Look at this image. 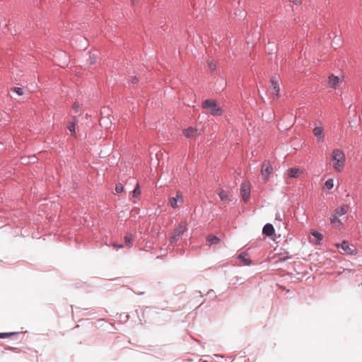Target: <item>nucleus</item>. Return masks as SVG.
<instances>
[{"mask_svg": "<svg viewBox=\"0 0 362 362\" xmlns=\"http://www.w3.org/2000/svg\"><path fill=\"white\" fill-rule=\"evenodd\" d=\"M72 108L76 113H78L80 109V104L78 102H75L73 105Z\"/></svg>", "mask_w": 362, "mask_h": 362, "instance_id": "obj_26", "label": "nucleus"}, {"mask_svg": "<svg viewBox=\"0 0 362 362\" xmlns=\"http://www.w3.org/2000/svg\"><path fill=\"white\" fill-rule=\"evenodd\" d=\"M336 246L339 248L341 246V249L348 255L354 253V250L350 246L349 243L346 240H343L341 244H337Z\"/></svg>", "mask_w": 362, "mask_h": 362, "instance_id": "obj_7", "label": "nucleus"}, {"mask_svg": "<svg viewBox=\"0 0 362 362\" xmlns=\"http://www.w3.org/2000/svg\"><path fill=\"white\" fill-rule=\"evenodd\" d=\"M238 259H240L245 265L249 266L251 264L252 261L247 257V254L245 252L240 253L238 257Z\"/></svg>", "mask_w": 362, "mask_h": 362, "instance_id": "obj_14", "label": "nucleus"}, {"mask_svg": "<svg viewBox=\"0 0 362 362\" xmlns=\"http://www.w3.org/2000/svg\"><path fill=\"white\" fill-rule=\"evenodd\" d=\"M215 357L224 358V356L220 354H216Z\"/></svg>", "mask_w": 362, "mask_h": 362, "instance_id": "obj_33", "label": "nucleus"}, {"mask_svg": "<svg viewBox=\"0 0 362 362\" xmlns=\"http://www.w3.org/2000/svg\"><path fill=\"white\" fill-rule=\"evenodd\" d=\"M178 202H182V195L179 192H177L176 197L170 199L169 204L173 209H177Z\"/></svg>", "mask_w": 362, "mask_h": 362, "instance_id": "obj_8", "label": "nucleus"}, {"mask_svg": "<svg viewBox=\"0 0 362 362\" xmlns=\"http://www.w3.org/2000/svg\"><path fill=\"white\" fill-rule=\"evenodd\" d=\"M332 216H333V217H332V218L331 219V222H332V223H334H334H340V220H339V218H335V214H334Z\"/></svg>", "mask_w": 362, "mask_h": 362, "instance_id": "obj_27", "label": "nucleus"}, {"mask_svg": "<svg viewBox=\"0 0 362 362\" xmlns=\"http://www.w3.org/2000/svg\"><path fill=\"white\" fill-rule=\"evenodd\" d=\"M76 117H74L72 119V121H71L69 123V125L67 127L68 129L73 134H76Z\"/></svg>", "mask_w": 362, "mask_h": 362, "instance_id": "obj_16", "label": "nucleus"}, {"mask_svg": "<svg viewBox=\"0 0 362 362\" xmlns=\"http://www.w3.org/2000/svg\"><path fill=\"white\" fill-rule=\"evenodd\" d=\"M94 63H95V62H94L93 61L90 60V64H94Z\"/></svg>", "mask_w": 362, "mask_h": 362, "instance_id": "obj_38", "label": "nucleus"}, {"mask_svg": "<svg viewBox=\"0 0 362 362\" xmlns=\"http://www.w3.org/2000/svg\"><path fill=\"white\" fill-rule=\"evenodd\" d=\"M274 232H275L274 228L272 226V224H271V223H266L262 228L263 234H264L265 235L269 236V237L274 235Z\"/></svg>", "mask_w": 362, "mask_h": 362, "instance_id": "obj_9", "label": "nucleus"}, {"mask_svg": "<svg viewBox=\"0 0 362 362\" xmlns=\"http://www.w3.org/2000/svg\"><path fill=\"white\" fill-rule=\"evenodd\" d=\"M339 78L337 76H335L334 75H332L329 77V86L330 87H335L338 83H339Z\"/></svg>", "mask_w": 362, "mask_h": 362, "instance_id": "obj_17", "label": "nucleus"}, {"mask_svg": "<svg viewBox=\"0 0 362 362\" xmlns=\"http://www.w3.org/2000/svg\"><path fill=\"white\" fill-rule=\"evenodd\" d=\"M240 194L243 202L247 203L250 198V184L248 181H245L241 184Z\"/></svg>", "mask_w": 362, "mask_h": 362, "instance_id": "obj_4", "label": "nucleus"}, {"mask_svg": "<svg viewBox=\"0 0 362 362\" xmlns=\"http://www.w3.org/2000/svg\"><path fill=\"white\" fill-rule=\"evenodd\" d=\"M183 133L187 138H192L197 134V129H194L193 127H188L183 131Z\"/></svg>", "mask_w": 362, "mask_h": 362, "instance_id": "obj_13", "label": "nucleus"}, {"mask_svg": "<svg viewBox=\"0 0 362 362\" xmlns=\"http://www.w3.org/2000/svg\"><path fill=\"white\" fill-rule=\"evenodd\" d=\"M227 358H228V360L229 361H233L234 360V356H228V357H227Z\"/></svg>", "mask_w": 362, "mask_h": 362, "instance_id": "obj_32", "label": "nucleus"}, {"mask_svg": "<svg viewBox=\"0 0 362 362\" xmlns=\"http://www.w3.org/2000/svg\"><path fill=\"white\" fill-rule=\"evenodd\" d=\"M132 4L134 5L136 3V0H131Z\"/></svg>", "mask_w": 362, "mask_h": 362, "instance_id": "obj_35", "label": "nucleus"}, {"mask_svg": "<svg viewBox=\"0 0 362 362\" xmlns=\"http://www.w3.org/2000/svg\"><path fill=\"white\" fill-rule=\"evenodd\" d=\"M79 38L81 39L82 40L85 41V39L83 37H82L81 36H80Z\"/></svg>", "mask_w": 362, "mask_h": 362, "instance_id": "obj_36", "label": "nucleus"}, {"mask_svg": "<svg viewBox=\"0 0 362 362\" xmlns=\"http://www.w3.org/2000/svg\"><path fill=\"white\" fill-rule=\"evenodd\" d=\"M132 240V235L131 233H127L124 235V241L127 244H129Z\"/></svg>", "mask_w": 362, "mask_h": 362, "instance_id": "obj_24", "label": "nucleus"}, {"mask_svg": "<svg viewBox=\"0 0 362 362\" xmlns=\"http://www.w3.org/2000/svg\"><path fill=\"white\" fill-rule=\"evenodd\" d=\"M218 196L222 201L226 200L228 198L227 192L223 189H220Z\"/></svg>", "mask_w": 362, "mask_h": 362, "instance_id": "obj_21", "label": "nucleus"}, {"mask_svg": "<svg viewBox=\"0 0 362 362\" xmlns=\"http://www.w3.org/2000/svg\"><path fill=\"white\" fill-rule=\"evenodd\" d=\"M13 92H15L18 95H22L23 94V89L19 87H14Z\"/></svg>", "mask_w": 362, "mask_h": 362, "instance_id": "obj_25", "label": "nucleus"}, {"mask_svg": "<svg viewBox=\"0 0 362 362\" xmlns=\"http://www.w3.org/2000/svg\"><path fill=\"white\" fill-rule=\"evenodd\" d=\"M273 173V168L272 166L271 163L269 160H265L261 168V174L264 178V180H267L269 176Z\"/></svg>", "mask_w": 362, "mask_h": 362, "instance_id": "obj_5", "label": "nucleus"}, {"mask_svg": "<svg viewBox=\"0 0 362 362\" xmlns=\"http://www.w3.org/2000/svg\"><path fill=\"white\" fill-rule=\"evenodd\" d=\"M313 134L317 138L319 141H322L324 139L323 129L321 127H315L313 130Z\"/></svg>", "mask_w": 362, "mask_h": 362, "instance_id": "obj_12", "label": "nucleus"}, {"mask_svg": "<svg viewBox=\"0 0 362 362\" xmlns=\"http://www.w3.org/2000/svg\"><path fill=\"white\" fill-rule=\"evenodd\" d=\"M348 206L347 205H343L340 208H337L334 211L335 214V218H339V216H341L344 214H346L348 212Z\"/></svg>", "mask_w": 362, "mask_h": 362, "instance_id": "obj_11", "label": "nucleus"}, {"mask_svg": "<svg viewBox=\"0 0 362 362\" xmlns=\"http://www.w3.org/2000/svg\"><path fill=\"white\" fill-rule=\"evenodd\" d=\"M299 173V170L297 168H288L287 170V175L291 178H296Z\"/></svg>", "mask_w": 362, "mask_h": 362, "instance_id": "obj_15", "label": "nucleus"}, {"mask_svg": "<svg viewBox=\"0 0 362 362\" xmlns=\"http://www.w3.org/2000/svg\"><path fill=\"white\" fill-rule=\"evenodd\" d=\"M115 192L117 194H120L123 192V185L121 183L116 184Z\"/></svg>", "mask_w": 362, "mask_h": 362, "instance_id": "obj_23", "label": "nucleus"}, {"mask_svg": "<svg viewBox=\"0 0 362 362\" xmlns=\"http://www.w3.org/2000/svg\"><path fill=\"white\" fill-rule=\"evenodd\" d=\"M86 44H87V43H86V42H85V45H84V46H83V47H84V49H86V45H87Z\"/></svg>", "mask_w": 362, "mask_h": 362, "instance_id": "obj_37", "label": "nucleus"}, {"mask_svg": "<svg viewBox=\"0 0 362 362\" xmlns=\"http://www.w3.org/2000/svg\"><path fill=\"white\" fill-rule=\"evenodd\" d=\"M16 334V332H0V339H5Z\"/></svg>", "mask_w": 362, "mask_h": 362, "instance_id": "obj_22", "label": "nucleus"}, {"mask_svg": "<svg viewBox=\"0 0 362 362\" xmlns=\"http://www.w3.org/2000/svg\"><path fill=\"white\" fill-rule=\"evenodd\" d=\"M141 194V187L139 183H136L134 190L132 191V197L134 198H138Z\"/></svg>", "mask_w": 362, "mask_h": 362, "instance_id": "obj_18", "label": "nucleus"}, {"mask_svg": "<svg viewBox=\"0 0 362 362\" xmlns=\"http://www.w3.org/2000/svg\"><path fill=\"white\" fill-rule=\"evenodd\" d=\"M6 350H13V349H16V348H13V347H7L6 348Z\"/></svg>", "mask_w": 362, "mask_h": 362, "instance_id": "obj_34", "label": "nucleus"}, {"mask_svg": "<svg viewBox=\"0 0 362 362\" xmlns=\"http://www.w3.org/2000/svg\"><path fill=\"white\" fill-rule=\"evenodd\" d=\"M289 1L291 2H293L296 4H300V0H288Z\"/></svg>", "mask_w": 362, "mask_h": 362, "instance_id": "obj_31", "label": "nucleus"}, {"mask_svg": "<svg viewBox=\"0 0 362 362\" xmlns=\"http://www.w3.org/2000/svg\"><path fill=\"white\" fill-rule=\"evenodd\" d=\"M270 83H271V85H272L271 94L274 97H277L278 95H279V93L280 91L279 81H278V79L276 78V76H272L270 78Z\"/></svg>", "mask_w": 362, "mask_h": 362, "instance_id": "obj_6", "label": "nucleus"}, {"mask_svg": "<svg viewBox=\"0 0 362 362\" xmlns=\"http://www.w3.org/2000/svg\"><path fill=\"white\" fill-rule=\"evenodd\" d=\"M129 80L132 83H136L138 82V78L136 76H132Z\"/></svg>", "mask_w": 362, "mask_h": 362, "instance_id": "obj_28", "label": "nucleus"}, {"mask_svg": "<svg viewBox=\"0 0 362 362\" xmlns=\"http://www.w3.org/2000/svg\"><path fill=\"white\" fill-rule=\"evenodd\" d=\"M209 68L214 71L216 69V65L213 62H208Z\"/></svg>", "mask_w": 362, "mask_h": 362, "instance_id": "obj_30", "label": "nucleus"}, {"mask_svg": "<svg viewBox=\"0 0 362 362\" xmlns=\"http://www.w3.org/2000/svg\"><path fill=\"white\" fill-rule=\"evenodd\" d=\"M325 186L327 189H331L334 187V180L332 178H329L325 182Z\"/></svg>", "mask_w": 362, "mask_h": 362, "instance_id": "obj_20", "label": "nucleus"}, {"mask_svg": "<svg viewBox=\"0 0 362 362\" xmlns=\"http://www.w3.org/2000/svg\"><path fill=\"white\" fill-rule=\"evenodd\" d=\"M202 107L209 110L211 115L214 116H221L223 110L218 104L214 100L207 99L202 103Z\"/></svg>", "mask_w": 362, "mask_h": 362, "instance_id": "obj_2", "label": "nucleus"}, {"mask_svg": "<svg viewBox=\"0 0 362 362\" xmlns=\"http://www.w3.org/2000/svg\"><path fill=\"white\" fill-rule=\"evenodd\" d=\"M332 160L334 163L333 168L337 172H341L345 163V155L340 149L336 148L332 153Z\"/></svg>", "mask_w": 362, "mask_h": 362, "instance_id": "obj_1", "label": "nucleus"}, {"mask_svg": "<svg viewBox=\"0 0 362 362\" xmlns=\"http://www.w3.org/2000/svg\"><path fill=\"white\" fill-rule=\"evenodd\" d=\"M311 234L314 238H315L319 241H320L323 239V235L317 230H313L311 233Z\"/></svg>", "mask_w": 362, "mask_h": 362, "instance_id": "obj_19", "label": "nucleus"}, {"mask_svg": "<svg viewBox=\"0 0 362 362\" xmlns=\"http://www.w3.org/2000/svg\"><path fill=\"white\" fill-rule=\"evenodd\" d=\"M112 246L116 249H120L124 247V245L122 244H117V243H113Z\"/></svg>", "mask_w": 362, "mask_h": 362, "instance_id": "obj_29", "label": "nucleus"}, {"mask_svg": "<svg viewBox=\"0 0 362 362\" xmlns=\"http://www.w3.org/2000/svg\"><path fill=\"white\" fill-rule=\"evenodd\" d=\"M187 230V224L185 222L179 223L178 226L175 229L172 236L170 238V245L175 244L179 238L184 234Z\"/></svg>", "mask_w": 362, "mask_h": 362, "instance_id": "obj_3", "label": "nucleus"}, {"mask_svg": "<svg viewBox=\"0 0 362 362\" xmlns=\"http://www.w3.org/2000/svg\"><path fill=\"white\" fill-rule=\"evenodd\" d=\"M125 317H126L127 319H128V318H129V315H126Z\"/></svg>", "mask_w": 362, "mask_h": 362, "instance_id": "obj_39", "label": "nucleus"}, {"mask_svg": "<svg viewBox=\"0 0 362 362\" xmlns=\"http://www.w3.org/2000/svg\"><path fill=\"white\" fill-rule=\"evenodd\" d=\"M220 238L213 234L209 235L206 238V245L209 246L218 245L220 243Z\"/></svg>", "mask_w": 362, "mask_h": 362, "instance_id": "obj_10", "label": "nucleus"}]
</instances>
